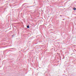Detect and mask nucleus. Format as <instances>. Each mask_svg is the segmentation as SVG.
<instances>
[{
	"label": "nucleus",
	"instance_id": "obj_1",
	"mask_svg": "<svg viewBox=\"0 0 76 76\" xmlns=\"http://www.w3.org/2000/svg\"><path fill=\"white\" fill-rule=\"evenodd\" d=\"M27 28H29V26H27Z\"/></svg>",
	"mask_w": 76,
	"mask_h": 76
},
{
	"label": "nucleus",
	"instance_id": "obj_2",
	"mask_svg": "<svg viewBox=\"0 0 76 76\" xmlns=\"http://www.w3.org/2000/svg\"><path fill=\"white\" fill-rule=\"evenodd\" d=\"M74 10H76V8H74Z\"/></svg>",
	"mask_w": 76,
	"mask_h": 76
}]
</instances>
